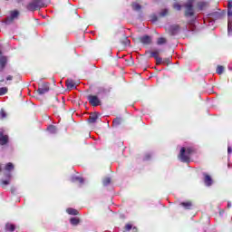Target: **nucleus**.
<instances>
[{"label": "nucleus", "mask_w": 232, "mask_h": 232, "mask_svg": "<svg viewBox=\"0 0 232 232\" xmlns=\"http://www.w3.org/2000/svg\"><path fill=\"white\" fill-rule=\"evenodd\" d=\"M191 153H193V149L191 148H181L180 153H179V159L181 162H188L191 157Z\"/></svg>", "instance_id": "nucleus-1"}, {"label": "nucleus", "mask_w": 232, "mask_h": 232, "mask_svg": "<svg viewBox=\"0 0 232 232\" xmlns=\"http://www.w3.org/2000/svg\"><path fill=\"white\" fill-rule=\"evenodd\" d=\"M133 230H134V231H137V228H136V227H134V228H133Z\"/></svg>", "instance_id": "nucleus-40"}, {"label": "nucleus", "mask_w": 232, "mask_h": 232, "mask_svg": "<svg viewBox=\"0 0 232 232\" xmlns=\"http://www.w3.org/2000/svg\"><path fill=\"white\" fill-rule=\"evenodd\" d=\"M205 184L206 186H211V184H213V179H211V176L205 174Z\"/></svg>", "instance_id": "nucleus-11"}, {"label": "nucleus", "mask_w": 232, "mask_h": 232, "mask_svg": "<svg viewBox=\"0 0 232 232\" xmlns=\"http://www.w3.org/2000/svg\"><path fill=\"white\" fill-rule=\"evenodd\" d=\"M50 91V87L47 84L43 85L42 87L38 88V93L40 95H44V93H48Z\"/></svg>", "instance_id": "nucleus-7"}, {"label": "nucleus", "mask_w": 232, "mask_h": 232, "mask_svg": "<svg viewBox=\"0 0 232 232\" xmlns=\"http://www.w3.org/2000/svg\"><path fill=\"white\" fill-rule=\"evenodd\" d=\"M5 229H6L7 231H15V225L7 223V224L5 225Z\"/></svg>", "instance_id": "nucleus-13"}, {"label": "nucleus", "mask_w": 232, "mask_h": 232, "mask_svg": "<svg viewBox=\"0 0 232 232\" xmlns=\"http://www.w3.org/2000/svg\"><path fill=\"white\" fill-rule=\"evenodd\" d=\"M227 15H228V24H227V30H228V35H231L232 33V9H227Z\"/></svg>", "instance_id": "nucleus-6"}, {"label": "nucleus", "mask_w": 232, "mask_h": 232, "mask_svg": "<svg viewBox=\"0 0 232 232\" xmlns=\"http://www.w3.org/2000/svg\"><path fill=\"white\" fill-rule=\"evenodd\" d=\"M227 208H231V203L230 202L227 203Z\"/></svg>", "instance_id": "nucleus-39"}, {"label": "nucleus", "mask_w": 232, "mask_h": 232, "mask_svg": "<svg viewBox=\"0 0 232 232\" xmlns=\"http://www.w3.org/2000/svg\"><path fill=\"white\" fill-rule=\"evenodd\" d=\"M140 41L142 44H151V36L144 35L140 38Z\"/></svg>", "instance_id": "nucleus-8"}, {"label": "nucleus", "mask_w": 232, "mask_h": 232, "mask_svg": "<svg viewBox=\"0 0 232 232\" xmlns=\"http://www.w3.org/2000/svg\"><path fill=\"white\" fill-rule=\"evenodd\" d=\"M195 5V0H188L186 5V15H193V5Z\"/></svg>", "instance_id": "nucleus-3"}, {"label": "nucleus", "mask_w": 232, "mask_h": 232, "mask_svg": "<svg viewBox=\"0 0 232 232\" xmlns=\"http://www.w3.org/2000/svg\"><path fill=\"white\" fill-rule=\"evenodd\" d=\"M12 169H14V164L13 163H7L6 165H5V170L6 171H12Z\"/></svg>", "instance_id": "nucleus-18"}, {"label": "nucleus", "mask_w": 232, "mask_h": 232, "mask_svg": "<svg viewBox=\"0 0 232 232\" xmlns=\"http://www.w3.org/2000/svg\"><path fill=\"white\" fill-rule=\"evenodd\" d=\"M159 53H160L159 51H153V52L150 53V56H151V57H154V59H158V58H159Z\"/></svg>", "instance_id": "nucleus-21"}, {"label": "nucleus", "mask_w": 232, "mask_h": 232, "mask_svg": "<svg viewBox=\"0 0 232 232\" xmlns=\"http://www.w3.org/2000/svg\"><path fill=\"white\" fill-rule=\"evenodd\" d=\"M97 119H99V112L91 113L89 117V122L93 124L94 122H97Z\"/></svg>", "instance_id": "nucleus-9"}, {"label": "nucleus", "mask_w": 232, "mask_h": 232, "mask_svg": "<svg viewBox=\"0 0 232 232\" xmlns=\"http://www.w3.org/2000/svg\"><path fill=\"white\" fill-rule=\"evenodd\" d=\"M227 8H228V10H231V8H232V1H228Z\"/></svg>", "instance_id": "nucleus-32"}, {"label": "nucleus", "mask_w": 232, "mask_h": 232, "mask_svg": "<svg viewBox=\"0 0 232 232\" xmlns=\"http://www.w3.org/2000/svg\"><path fill=\"white\" fill-rule=\"evenodd\" d=\"M180 206L185 208V209H191V207L193 206V204L191 203V201H187V202L180 203Z\"/></svg>", "instance_id": "nucleus-12"}, {"label": "nucleus", "mask_w": 232, "mask_h": 232, "mask_svg": "<svg viewBox=\"0 0 232 232\" xmlns=\"http://www.w3.org/2000/svg\"><path fill=\"white\" fill-rule=\"evenodd\" d=\"M162 58H160V57H158V58H156V63L157 64H162Z\"/></svg>", "instance_id": "nucleus-30"}, {"label": "nucleus", "mask_w": 232, "mask_h": 232, "mask_svg": "<svg viewBox=\"0 0 232 232\" xmlns=\"http://www.w3.org/2000/svg\"><path fill=\"white\" fill-rule=\"evenodd\" d=\"M19 17V11L11 12V19H17Z\"/></svg>", "instance_id": "nucleus-16"}, {"label": "nucleus", "mask_w": 232, "mask_h": 232, "mask_svg": "<svg viewBox=\"0 0 232 232\" xmlns=\"http://www.w3.org/2000/svg\"><path fill=\"white\" fill-rule=\"evenodd\" d=\"M66 86L68 90H73V88H75V82H73V80H67Z\"/></svg>", "instance_id": "nucleus-10"}, {"label": "nucleus", "mask_w": 232, "mask_h": 232, "mask_svg": "<svg viewBox=\"0 0 232 232\" xmlns=\"http://www.w3.org/2000/svg\"><path fill=\"white\" fill-rule=\"evenodd\" d=\"M0 64H1V66H5V64H6V58H1Z\"/></svg>", "instance_id": "nucleus-28"}, {"label": "nucleus", "mask_w": 232, "mask_h": 232, "mask_svg": "<svg viewBox=\"0 0 232 232\" xmlns=\"http://www.w3.org/2000/svg\"><path fill=\"white\" fill-rule=\"evenodd\" d=\"M88 101L92 106H99V104H101V100H99V97L95 95H89Z\"/></svg>", "instance_id": "nucleus-4"}, {"label": "nucleus", "mask_w": 232, "mask_h": 232, "mask_svg": "<svg viewBox=\"0 0 232 232\" xmlns=\"http://www.w3.org/2000/svg\"><path fill=\"white\" fill-rule=\"evenodd\" d=\"M176 32H179V25H173L172 26V34H175Z\"/></svg>", "instance_id": "nucleus-27"}, {"label": "nucleus", "mask_w": 232, "mask_h": 232, "mask_svg": "<svg viewBox=\"0 0 232 232\" xmlns=\"http://www.w3.org/2000/svg\"><path fill=\"white\" fill-rule=\"evenodd\" d=\"M173 8L175 9V10H180V8H182V6L180 5H179V4H174V5H173Z\"/></svg>", "instance_id": "nucleus-29"}, {"label": "nucleus", "mask_w": 232, "mask_h": 232, "mask_svg": "<svg viewBox=\"0 0 232 232\" xmlns=\"http://www.w3.org/2000/svg\"><path fill=\"white\" fill-rule=\"evenodd\" d=\"M66 212L69 214V215H79V211H77V209H74V208H67Z\"/></svg>", "instance_id": "nucleus-14"}, {"label": "nucleus", "mask_w": 232, "mask_h": 232, "mask_svg": "<svg viewBox=\"0 0 232 232\" xmlns=\"http://www.w3.org/2000/svg\"><path fill=\"white\" fill-rule=\"evenodd\" d=\"M131 227H132V226H131L130 224H127V225L125 226V229H126L127 231H130Z\"/></svg>", "instance_id": "nucleus-31"}, {"label": "nucleus", "mask_w": 232, "mask_h": 232, "mask_svg": "<svg viewBox=\"0 0 232 232\" xmlns=\"http://www.w3.org/2000/svg\"><path fill=\"white\" fill-rule=\"evenodd\" d=\"M157 44L160 45V44H166V38H158V41H157Z\"/></svg>", "instance_id": "nucleus-19"}, {"label": "nucleus", "mask_w": 232, "mask_h": 232, "mask_svg": "<svg viewBox=\"0 0 232 232\" xmlns=\"http://www.w3.org/2000/svg\"><path fill=\"white\" fill-rule=\"evenodd\" d=\"M8 89L6 87H2L0 88V95H5V93H7Z\"/></svg>", "instance_id": "nucleus-22"}, {"label": "nucleus", "mask_w": 232, "mask_h": 232, "mask_svg": "<svg viewBox=\"0 0 232 232\" xmlns=\"http://www.w3.org/2000/svg\"><path fill=\"white\" fill-rule=\"evenodd\" d=\"M227 151H228V153H231V151H232V150H231V147H228V148H227Z\"/></svg>", "instance_id": "nucleus-38"}, {"label": "nucleus", "mask_w": 232, "mask_h": 232, "mask_svg": "<svg viewBox=\"0 0 232 232\" xmlns=\"http://www.w3.org/2000/svg\"><path fill=\"white\" fill-rule=\"evenodd\" d=\"M168 14V10L164 9L163 12H161V15H167Z\"/></svg>", "instance_id": "nucleus-35"}, {"label": "nucleus", "mask_w": 232, "mask_h": 232, "mask_svg": "<svg viewBox=\"0 0 232 232\" xmlns=\"http://www.w3.org/2000/svg\"><path fill=\"white\" fill-rule=\"evenodd\" d=\"M47 131H49V133H55L57 131V129L55 128V126L51 125L47 128Z\"/></svg>", "instance_id": "nucleus-15"}, {"label": "nucleus", "mask_w": 232, "mask_h": 232, "mask_svg": "<svg viewBox=\"0 0 232 232\" xmlns=\"http://www.w3.org/2000/svg\"><path fill=\"white\" fill-rule=\"evenodd\" d=\"M110 182H111V179H110V178H105L103 179V185L104 186H108V184H110Z\"/></svg>", "instance_id": "nucleus-25"}, {"label": "nucleus", "mask_w": 232, "mask_h": 232, "mask_svg": "<svg viewBox=\"0 0 232 232\" xmlns=\"http://www.w3.org/2000/svg\"><path fill=\"white\" fill-rule=\"evenodd\" d=\"M71 224L72 226H77V224H79V218H71Z\"/></svg>", "instance_id": "nucleus-20"}, {"label": "nucleus", "mask_w": 232, "mask_h": 232, "mask_svg": "<svg viewBox=\"0 0 232 232\" xmlns=\"http://www.w3.org/2000/svg\"><path fill=\"white\" fill-rule=\"evenodd\" d=\"M5 144H8V135L5 134L3 129H0V145L5 146Z\"/></svg>", "instance_id": "nucleus-5"}, {"label": "nucleus", "mask_w": 232, "mask_h": 232, "mask_svg": "<svg viewBox=\"0 0 232 232\" xmlns=\"http://www.w3.org/2000/svg\"><path fill=\"white\" fill-rule=\"evenodd\" d=\"M43 6L44 5L41 0H34L28 5L27 8L28 10H37V8H43Z\"/></svg>", "instance_id": "nucleus-2"}, {"label": "nucleus", "mask_w": 232, "mask_h": 232, "mask_svg": "<svg viewBox=\"0 0 232 232\" xmlns=\"http://www.w3.org/2000/svg\"><path fill=\"white\" fill-rule=\"evenodd\" d=\"M198 8H199L200 10H202V8H204V6H206V3L205 2H199L197 4Z\"/></svg>", "instance_id": "nucleus-23"}, {"label": "nucleus", "mask_w": 232, "mask_h": 232, "mask_svg": "<svg viewBox=\"0 0 232 232\" xmlns=\"http://www.w3.org/2000/svg\"><path fill=\"white\" fill-rule=\"evenodd\" d=\"M133 10H140V5L134 3L132 4Z\"/></svg>", "instance_id": "nucleus-26"}, {"label": "nucleus", "mask_w": 232, "mask_h": 232, "mask_svg": "<svg viewBox=\"0 0 232 232\" xmlns=\"http://www.w3.org/2000/svg\"><path fill=\"white\" fill-rule=\"evenodd\" d=\"M217 73H218V75H222V73H224V66L222 65L218 66Z\"/></svg>", "instance_id": "nucleus-17"}, {"label": "nucleus", "mask_w": 232, "mask_h": 232, "mask_svg": "<svg viewBox=\"0 0 232 232\" xmlns=\"http://www.w3.org/2000/svg\"><path fill=\"white\" fill-rule=\"evenodd\" d=\"M12 79H13V77H12V76H10V75H9V76H7V78H6V80H7V81H12Z\"/></svg>", "instance_id": "nucleus-37"}, {"label": "nucleus", "mask_w": 232, "mask_h": 232, "mask_svg": "<svg viewBox=\"0 0 232 232\" xmlns=\"http://www.w3.org/2000/svg\"><path fill=\"white\" fill-rule=\"evenodd\" d=\"M77 180H79L81 183L84 182V179H82V178H77Z\"/></svg>", "instance_id": "nucleus-36"}, {"label": "nucleus", "mask_w": 232, "mask_h": 232, "mask_svg": "<svg viewBox=\"0 0 232 232\" xmlns=\"http://www.w3.org/2000/svg\"><path fill=\"white\" fill-rule=\"evenodd\" d=\"M6 117V112L5 111V110H1L0 111V119H5Z\"/></svg>", "instance_id": "nucleus-24"}, {"label": "nucleus", "mask_w": 232, "mask_h": 232, "mask_svg": "<svg viewBox=\"0 0 232 232\" xmlns=\"http://www.w3.org/2000/svg\"><path fill=\"white\" fill-rule=\"evenodd\" d=\"M2 183L4 184V186H8V184H10V180H4L2 181Z\"/></svg>", "instance_id": "nucleus-33"}, {"label": "nucleus", "mask_w": 232, "mask_h": 232, "mask_svg": "<svg viewBox=\"0 0 232 232\" xmlns=\"http://www.w3.org/2000/svg\"><path fill=\"white\" fill-rule=\"evenodd\" d=\"M113 124H121V120L119 119L114 120Z\"/></svg>", "instance_id": "nucleus-34"}]
</instances>
